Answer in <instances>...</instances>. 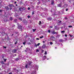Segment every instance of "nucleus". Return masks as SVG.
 <instances>
[{
	"label": "nucleus",
	"instance_id": "55",
	"mask_svg": "<svg viewBox=\"0 0 74 74\" xmlns=\"http://www.w3.org/2000/svg\"><path fill=\"white\" fill-rule=\"evenodd\" d=\"M12 8H10V10H12Z\"/></svg>",
	"mask_w": 74,
	"mask_h": 74
},
{
	"label": "nucleus",
	"instance_id": "7",
	"mask_svg": "<svg viewBox=\"0 0 74 74\" xmlns=\"http://www.w3.org/2000/svg\"><path fill=\"white\" fill-rule=\"evenodd\" d=\"M16 51H17L16 49H14L12 50L13 53H15Z\"/></svg>",
	"mask_w": 74,
	"mask_h": 74
},
{
	"label": "nucleus",
	"instance_id": "44",
	"mask_svg": "<svg viewBox=\"0 0 74 74\" xmlns=\"http://www.w3.org/2000/svg\"><path fill=\"white\" fill-rule=\"evenodd\" d=\"M50 27H51V28H53V27H52V26H50Z\"/></svg>",
	"mask_w": 74,
	"mask_h": 74
},
{
	"label": "nucleus",
	"instance_id": "58",
	"mask_svg": "<svg viewBox=\"0 0 74 74\" xmlns=\"http://www.w3.org/2000/svg\"><path fill=\"white\" fill-rule=\"evenodd\" d=\"M65 19H67V18H65Z\"/></svg>",
	"mask_w": 74,
	"mask_h": 74
},
{
	"label": "nucleus",
	"instance_id": "24",
	"mask_svg": "<svg viewBox=\"0 0 74 74\" xmlns=\"http://www.w3.org/2000/svg\"><path fill=\"white\" fill-rule=\"evenodd\" d=\"M38 66H36V69H38Z\"/></svg>",
	"mask_w": 74,
	"mask_h": 74
},
{
	"label": "nucleus",
	"instance_id": "40",
	"mask_svg": "<svg viewBox=\"0 0 74 74\" xmlns=\"http://www.w3.org/2000/svg\"><path fill=\"white\" fill-rule=\"evenodd\" d=\"M34 12H32V15H34Z\"/></svg>",
	"mask_w": 74,
	"mask_h": 74
},
{
	"label": "nucleus",
	"instance_id": "13",
	"mask_svg": "<svg viewBox=\"0 0 74 74\" xmlns=\"http://www.w3.org/2000/svg\"><path fill=\"white\" fill-rule=\"evenodd\" d=\"M64 8H66V7H67V4H65L64 5Z\"/></svg>",
	"mask_w": 74,
	"mask_h": 74
},
{
	"label": "nucleus",
	"instance_id": "60",
	"mask_svg": "<svg viewBox=\"0 0 74 74\" xmlns=\"http://www.w3.org/2000/svg\"><path fill=\"white\" fill-rule=\"evenodd\" d=\"M49 59V58H47V60H48Z\"/></svg>",
	"mask_w": 74,
	"mask_h": 74
},
{
	"label": "nucleus",
	"instance_id": "30",
	"mask_svg": "<svg viewBox=\"0 0 74 74\" xmlns=\"http://www.w3.org/2000/svg\"><path fill=\"white\" fill-rule=\"evenodd\" d=\"M47 51L45 52V55H47Z\"/></svg>",
	"mask_w": 74,
	"mask_h": 74
},
{
	"label": "nucleus",
	"instance_id": "61",
	"mask_svg": "<svg viewBox=\"0 0 74 74\" xmlns=\"http://www.w3.org/2000/svg\"><path fill=\"white\" fill-rule=\"evenodd\" d=\"M23 47V46H21V47Z\"/></svg>",
	"mask_w": 74,
	"mask_h": 74
},
{
	"label": "nucleus",
	"instance_id": "20",
	"mask_svg": "<svg viewBox=\"0 0 74 74\" xmlns=\"http://www.w3.org/2000/svg\"><path fill=\"white\" fill-rule=\"evenodd\" d=\"M47 32H48V33H51V30L49 29L47 31Z\"/></svg>",
	"mask_w": 74,
	"mask_h": 74
},
{
	"label": "nucleus",
	"instance_id": "34",
	"mask_svg": "<svg viewBox=\"0 0 74 74\" xmlns=\"http://www.w3.org/2000/svg\"><path fill=\"white\" fill-rule=\"evenodd\" d=\"M2 12H3V10H0V12L1 13Z\"/></svg>",
	"mask_w": 74,
	"mask_h": 74
},
{
	"label": "nucleus",
	"instance_id": "63",
	"mask_svg": "<svg viewBox=\"0 0 74 74\" xmlns=\"http://www.w3.org/2000/svg\"><path fill=\"white\" fill-rule=\"evenodd\" d=\"M55 48H56V47H55Z\"/></svg>",
	"mask_w": 74,
	"mask_h": 74
},
{
	"label": "nucleus",
	"instance_id": "22",
	"mask_svg": "<svg viewBox=\"0 0 74 74\" xmlns=\"http://www.w3.org/2000/svg\"><path fill=\"white\" fill-rule=\"evenodd\" d=\"M10 21H12V17H10Z\"/></svg>",
	"mask_w": 74,
	"mask_h": 74
},
{
	"label": "nucleus",
	"instance_id": "27",
	"mask_svg": "<svg viewBox=\"0 0 74 74\" xmlns=\"http://www.w3.org/2000/svg\"><path fill=\"white\" fill-rule=\"evenodd\" d=\"M19 20H20V21H22V19L21 18H19Z\"/></svg>",
	"mask_w": 74,
	"mask_h": 74
},
{
	"label": "nucleus",
	"instance_id": "18",
	"mask_svg": "<svg viewBox=\"0 0 74 74\" xmlns=\"http://www.w3.org/2000/svg\"><path fill=\"white\" fill-rule=\"evenodd\" d=\"M54 4V1H52L51 2V4H52V5H53V4Z\"/></svg>",
	"mask_w": 74,
	"mask_h": 74
},
{
	"label": "nucleus",
	"instance_id": "6",
	"mask_svg": "<svg viewBox=\"0 0 74 74\" xmlns=\"http://www.w3.org/2000/svg\"><path fill=\"white\" fill-rule=\"evenodd\" d=\"M9 6L10 7H14V6L13 4H10L9 5Z\"/></svg>",
	"mask_w": 74,
	"mask_h": 74
},
{
	"label": "nucleus",
	"instance_id": "42",
	"mask_svg": "<svg viewBox=\"0 0 74 74\" xmlns=\"http://www.w3.org/2000/svg\"><path fill=\"white\" fill-rule=\"evenodd\" d=\"M68 9H66V11H68Z\"/></svg>",
	"mask_w": 74,
	"mask_h": 74
},
{
	"label": "nucleus",
	"instance_id": "23",
	"mask_svg": "<svg viewBox=\"0 0 74 74\" xmlns=\"http://www.w3.org/2000/svg\"><path fill=\"white\" fill-rule=\"evenodd\" d=\"M1 63L3 64H4V61H2L1 62Z\"/></svg>",
	"mask_w": 74,
	"mask_h": 74
},
{
	"label": "nucleus",
	"instance_id": "56",
	"mask_svg": "<svg viewBox=\"0 0 74 74\" xmlns=\"http://www.w3.org/2000/svg\"><path fill=\"white\" fill-rule=\"evenodd\" d=\"M69 3H71V1H69Z\"/></svg>",
	"mask_w": 74,
	"mask_h": 74
},
{
	"label": "nucleus",
	"instance_id": "14",
	"mask_svg": "<svg viewBox=\"0 0 74 74\" xmlns=\"http://www.w3.org/2000/svg\"><path fill=\"white\" fill-rule=\"evenodd\" d=\"M6 9V10H9L10 9V8H9L8 6H6L5 7Z\"/></svg>",
	"mask_w": 74,
	"mask_h": 74
},
{
	"label": "nucleus",
	"instance_id": "49",
	"mask_svg": "<svg viewBox=\"0 0 74 74\" xmlns=\"http://www.w3.org/2000/svg\"><path fill=\"white\" fill-rule=\"evenodd\" d=\"M46 1H49V0H46Z\"/></svg>",
	"mask_w": 74,
	"mask_h": 74
},
{
	"label": "nucleus",
	"instance_id": "28",
	"mask_svg": "<svg viewBox=\"0 0 74 74\" xmlns=\"http://www.w3.org/2000/svg\"><path fill=\"white\" fill-rule=\"evenodd\" d=\"M23 44H24V45H25V44H26V42H23Z\"/></svg>",
	"mask_w": 74,
	"mask_h": 74
},
{
	"label": "nucleus",
	"instance_id": "52",
	"mask_svg": "<svg viewBox=\"0 0 74 74\" xmlns=\"http://www.w3.org/2000/svg\"><path fill=\"white\" fill-rule=\"evenodd\" d=\"M39 23H41V21H39Z\"/></svg>",
	"mask_w": 74,
	"mask_h": 74
},
{
	"label": "nucleus",
	"instance_id": "46",
	"mask_svg": "<svg viewBox=\"0 0 74 74\" xmlns=\"http://www.w3.org/2000/svg\"><path fill=\"white\" fill-rule=\"evenodd\" d=\"M45 10H44V11H45V10H47V9L46 8V9H45Z\"/></svg>",
	"mask_w": 74,
	"mask_h": 74
},
{
	"label": "nucleus",
	"instance_id": "16",
	"mask_svg": "<svg viewBox=\"0 0 74 74\" xmlns=\"http://www.w3.org/2000/svg\"><path fill=\"white\" fill-rule=\"evenodd\" d=\"M45 59H47V57L46 56H43V60H45Z\"/></svg>",
	"mask_w": 74,
	"mask_h": 74
},
{
	"label": "nucleus",
	"instance_id": "47",
	"mask_svg": "<svg viewBox=\"0 0 74 74\" xmlns=\"http://www.w3.org/2000/svg\"><path fill=\"white\" fill-rule=\"evenodd\" d=\"M33 31L34 32H35V29H33Z\"/></svg>",
	"mask_w": 74,
	"mask_h": 74
},
{
	"label": "nucleus",
	"instance_id": "25",
	"mask_svg": "<svg viewBox=\"0 0 74 74\" xmlns=\"http://www.w3.org/2000/svg\"><path fill=\"white\" fill-rule=\"evenodd\" d=\"M34 73H35V71H34L32 73H31V74H34Z\"/></svg>",
	"mask_w": 74,
	"mask_h": 74
},
{
	"label": "nucleus",
	"instance_id": "54",
	"mask_svg": "<svg viewBox=\"0 0 74 74\" xmlns=\"http://www.w3.org/2000/svg\"><path fill=\"white\" fill-rule=\"evenodd\" d=\"M25 52H27V50H25Z\"/></svg>",
	"mask_w": 74,
	"mask_h": 74
},
{
	"label": "nucleus",
	"instance_id": "48",
	"mask_svg": "<svg viewBox=\"0 0 74 74\" xmlns=\"http://www.w3.org/2000/svg\"><path fill=\"white\" fill-rule=\"evenodd\" d=\"M16 60H17V61L18 60V58H16Z\"/></svg>",
	"mask_w": 74,
	"mask_h": 74
},
{
	"label": "nucleus",
	"instance_id": "29",
	"mask_svg": "<svg viewBox=\"0 0 74 74\" xmlns=\"http://www.w3.org/2000/svg\"><path fill=\"white\" fill-rule=\"evenodd\" d=\"M50 44H51V45H52V44H53V43L52 42H50Z\"/></svg>",
	"mask_w": 74,
	"mask_h": 74
},
{
	"label": "nucleus",
	"instance_id": "37",
	"mask_svg": "<svg viewBox=\"0 0 74 74\" xmlns=\"http://www.w3.org/2000/svg\"><path fill=\"white\" fill-rule=\"evenodd\" d=\"M6 48H7V47H6L3 46V48H5V49H6Z\"/></svg>",
	"mask_w": 74,
	"mask_h": 74
},
{
	"label": "nucleus",
	"instance_id": "51",
	"mask_svg": "<svg viewBox=\"0 0 74 74\" xmlns=\"http://www.w3.org/2000/svg\"><path fill=\"white\" fill-rule=\"evenodd\" d=\"M15 25H13V26H12V27H14V26H15Z\"/></svg>",
	"mask_w": 74,
	"mask_h": 74
},
{
	"label": "nucleus",
	"instance_id": "8",
	"mask_svg": "<svg viewBox=\"0 0 74 74\" xmlns=\"http://www.w3.org/2000/svg\"><path fill=\"white\" fill-rule=\"evenodd\" d=\"M19 11H22L23 10V9L22 8H19Z\"/></svg>",
	"mask_w": 74,
	"mask_h": 74
},
{
	"label": "nucleus",
	"instance_id": "21",
	"mask_svg": "<svg viewBox=\"0 0 74 74\" xmlns=\"http://www.w3.org/2000/svg\"><path fill=\"white\" fill-rule=\"evenodd\" d=\"M65 32V31H61V33H64Z\"/></svg>",
	"mask_w": 74,
	"mask_h": 74
},
{
	"label": "nucleus",
	"instance_id": "64",
	"mask_svg": "<svg viewBox=\"0 0 74 74\" xmlns=\"http://www.w3.org/2000/svg\"><path fill=\"white\" fill-rule=\"evenodd\" d=\"M13 34H12V36H13Z\"/></svg>",
	"mask_w": 74,
	"mask_h": 74
},
{
	"label": "nucleus",
	"instance_id": "12",
	"mask_svg": "<svg viewBox=\"0 0 74 74\" xmlns=\"http://www.w3.org/2000/svg\"><path fill=\"white\" fill-rule=\"evenodd\" d=\"M18 29H22V26L20 25V26H18Z\"/></svg>",
	"mask_w": 74,
	"mask_h": 74
},
{
	"label": "nucleus",
	"instance_id": "11",
	"mask_svg": "<svg viewBox=\"0 0 74 74\" xmlns=\"http://www.w3.org/2000/svg\"><path fill=\"white\" fill-rule=\"evenodd\" d=\"M47 19L48 21H51L52 19L51 17H49L47 18Z\"/></svg>",
	"mask_w": 74,
	"mask_h": 74
},
{
	"label": "nucleus",
	"instance_id": "45",
	"mask_svg": "<svg viewBox=\"0 0 74 74\" xmlns=\"http://www.w3.org/2000/svg\"><path fill=\"white\" fill-rule=\"evenodd\" d=\"M65 37H67V34H65Z\"/></svg>",
	"mask_w": 74,
	"mask_h": 74
},
{
	"label": "nucleus",
	"instance_id": "15",
	"mask_svg": "<svg viewBox=\"0 0 74 74\" xmlns=\"http://www.w3.org/2000/svg\"><path fill=\"white\" fill-rule=\"evenodd\" d=\"M42 48L43 49H44V48H45V45H43V46H42Z\"/></svg>",
	"mask_w": 74,
	"mask_h": 74
},
{
	"label": "nucleus",
	"instance_id": "38",
	"mask_svg": "<svg viewBox=\"0 0 74 74\" xmlns=\"http://www.w3.org/2000/svg\"><path fill=\"white\" fill-rule=\"evenodd\" d=\"M69 36H70V37H73V36H72L71 35H69Z\"/></svg>",
	"mask_w": 74,
	"mask_h": 74
},
{
	"label": "nucleus",
	"instance_id": "59",
	"mask_svg": "<svg viewBox=\"0 0 74 74\" xmlns=\"http://www.w3.org/2000/svg\"><path fill=\"white\" fill-rule=\"evenodd\" d=\"M17 5H17V4H16V6H17Z\"/></svg>",
	"mask_w": 74,
	"mask_h": 74
},
{
	"label": "nucleus",
	"instance_id": "35",
	"mask_svg": "<svg viewBox=\"0 0 74 74\" xmlns=\"http://www.w3.org/2000/svg\"><path fill=\"white\" fill-rule=\"evenodd\" d=\"M43 37H44L43 36H42L41 37H40V38H43Z\"/></svg>",
	"mask_w": 74,
	"mask_h": 74
},
{
	"label": "nucleus",
	"instance_id": "39",
	"mask_svg": "<svg viewBox=\"0 0 74 74\" xmlns=\"http://www.w3.org/2000/svg\"><path fill=\"white\" fill-rule=\"evenodd\" d=\"M17 42H15V43H14L15 44V45H16V44H17Z\"/></svg>",
	"mask_w": 74,
	"mask_h": 74
},
{
	"label": "nucleus",
	"instance_id": "3",
	"mask_svg": "<svg viewBox=\"0 0 74 74\" xmlns=\"http://www.w3.org/2000/svg\"><path fill=\"white\" fill-rule=\"evenodd\" d=\"M51 39L52 40H53V41H54V40H55V37H54L53 36H51Z\"/></svg>",
	"mask_w": 74,
	"mask_h": 74
},
{
	"label": "nucleus",
	"instance_id": "5",
	"mask_svg": "<svg viewBox=\"0 0 74 74\" xmlns=\"http://www.w3.org/2000/svg\"><path fill=\"white\" fill-rule=\"evenodd\" d=\"M55 29L56 30H59V28L58 27V26H55Z\"/></svg>",
	"mask_w": 74,
	"mask_h": 74
},
{
	"label": "nucleus",
	"instance_id": "33",
	"mask_svg": "<svg viewBox=\"0 0 74 74\" xmlns=\"http://www.w3.org/2000/svg\"><path fill=\"white\" fill-rule=\"evenodd\" d=\"M27 17L28 18H30V16H28Z\"/></svg>",
	"mask_w": 74,
	"mask_h": 74
},
{
	"label": "nucleus",
	"instance_id": "17",
	"mask_svg": "<svg viewBox=\"0 0 74 74\" xmlns=\"http://www.w3.org/2000/svg\"><path fill=\"white\" fill-rule=\"evenodd\" d=\"M60 42H63V39H60L59 40Z\"/></svg>",
	"mask_w": 74,
	"mask_h": 74
},
{
	"label": "nucleus",
	"instance_id": "43",
	"mask_svg": "<svg viewBox=\"0 0 74 74\" xmlns=\"http://www.w3.org/2000/svg\"><path fill=\"white\" fill-rule=\"evenodd\" d=\"M30 8H28V10H30Z\"/></svg>",
	"mask_w": 74,
	"mask_h": 74
},
{
	"label": "nucleus",
	"instance_id": "57",
	"mask_svg": "<svg viewBox=\"0 0 74 74\" xmlns=\"http://www.w3.org/2000/svg\"><path fill=\"white\" fill-rule=\"evenodd\" d=\"M39 25H41V23H39Z\"/></svg>",
	"mask_w": 74,
	"mask_h": 74
},
{
	"label": "nucleus",
	"instance_id": "19",
	"mask_svg": "<svg viewBox=\"0 0 74 74\" xmlns=\"http://www.w3.org/2000/svg\"><path fill=\"white\" fill-rule=\"evenodd\" d=\"M14 22H17V19H15L14 20Z\"/></svg>",
	"mask_w": 74,
	"mask_h": 74
},
{
	"label": "nucleus",
	"instance_id": "41",
	"mask_svg": "<svg viewBox=\"0 0 74 74\" xmlns=\"http://www.w3.org/2000/svg\"><path fill=\"white\" fill-rule=\"evenodd\" d=\"M8 74H12V72H10Z\"/></svg>",
	"mask_w": 74,
	"mask_h": 74
},
{
	"label": "nucleus",
	"instance_id": "2",
	"mask_svg": "<svg viewBox=\"0 0 74 74\" xmlns=\"http://www.w3.org/2000/svg\"><path fill=\"white\" fill-rule=\"evenodd\" d=\"M51 33H52V34H57V33H58V32H55V31H53L51 32Z\"/></svg>",
	"mask_w": 74,
	"mask_h": 74
},
{
	"label": "nucleus",
	"instance_id": "9",
	"mask_svg": "<svg viewBox=\"0 0 74 74\" xmlns=\"http://www.w3.org/2000/svg\"><path fill=\"white\" fill-rule=\"evenodd\" d=\"M40 44V43H38V44L36 45V44H35V47H37L38 46H39Z\"/></svg>",
	"mask_w": 74,
	"mask_h": 74
},
{
	"label": "nucleus",
	"instance_id": "26",
	"mask_svg": "<svg viewBox=\"0 0 74 74\" xmlns=\"http://www.w3.org/2000/svg\"><path fill=\"white\" fill-rule=\"evenodd\" d=\"M36 52H39V50H38V49H37L36 51Z\"/></svg>",
	"mask_w": 74,
	"mask_h": 74
},
{
	"label": "nucleus",
	"instance_id": "10",
	"mask_svg": "<svg viewBox=\"0 0 74 74\" xmlns=\"http://www.w3.org/2000/svg\"><path fill=\"white\" fill-rule=\"evenodd\" d=\"M58 23V25H60V23L62 22L61 21H59V20H58L57 22Z\"/></svg>",
	"mask_w": 74,
	"mask_h": 74
},
{
	"label": "nucleus",
	"instance_id": "32",
	"mask_svg": "<svg viewBox=\"0 0 74 74\" xmlns=\"http://www.w3.org/2000/svg\"><path fill=\"white\" fill-rule=\"evenodd\" d=\"M7 60V59H5L4 60V61L5 62H6V60Z\"/></svg>",
	"mask_w": 74,
	"mask_h": 74
},
{
	"label": "nucleus",
	"instance_id": "31",
	"mask_svg": "<svg viewBox=\"0 0 74 74\" xmlns=\"http://www.w3.org/2000/svg\"><path fill=\"white\" fill-rule=\"evenodd\" d=\"M13 70H14V71H16V69L15 68H14L13 69Z\"/></svg>",
	"mask_w": 74,
	"mask_h": 74
},
{
	"label": "nucleus",
	"instance_id": "53",
	"mask_svg": "<svg viewBox=\"0 0 74 74\" xmlns=\"http://www.w3.org/2000/svg\"><path fill=\"white\" fill-rule=\"evenodd\" d=\"M14 3H15V4H16V1Z\"/></svg>",
	"mask_w": 74,
	"mask_h": 74
},
{
	"label": "nucleus",
	"instance_id": "4",
	"mask_svg": "<svg viewBox=\"0 0 74 74\" xmlns=\"http://www.w3.org/2000/svg\"><path fill=\"white\" fill-rule=\"evenodd\" d=\"M62 3L61 2L60 4H58L57 5V6L58 7H62Z\"/></svg>",
	"mask_w": 74,
	"mask_h": 74
},
{
	"label": "nucleus",
	"instance_id": "36",
	"mask_svg": "<svg viewBox=\"0 0 74 74\" xmlns=\"http://www.w3.org/2000/svg\"><path fill=\"white\" fill-rule=\"evenodd\" d=\"M69 27H72V26H68Z\"/></svg>",
	"mask_w": 74,
	"mask_h": 74
},
{
	"label": "nucleus",
	"instance_id": "62",
	"mask_svg": "<svg viewBox=\"0 0 74 74\" xmlns=\"http://www.w3.org/2000/svg\"><path fill=\"white\" fill-rule=\"evenodd\" d=\"M51 12H52V11L51 10Z\"/></svg>",
	"mask_w": 74,
	"mask_h": 74
},
{
	"label": "nucleus",
	"instance_id": "50",
	"mask_svg": "<svg viewBox=\"0 0 74 74\" xmlns=\"http://www.w3.org/2000/svg\"><path fill=\"white\" fill-rule=\"evenodd\" d=\"M36 40H39V38H37Z\"/></svg>",
	"mask_w": 74,
	"mask_h": 74
},
{
	"label": "nucleus",
	"instance_id": "1",
	"mask_svg": "<svg viewBox=\"0 0 74 74\" xmlns=\"http://www.w3.org/2000/svg\"><path fill=\"white\" fill-rule=\"evenodd\" d=\"M32 62L29 61L28 62V63L27 64H26L25 66L26 68H29V66H30L31 64H32Z\"/></svg>",
	"mask_w": 74,
	"mask_h": 74
}]
</instances>
